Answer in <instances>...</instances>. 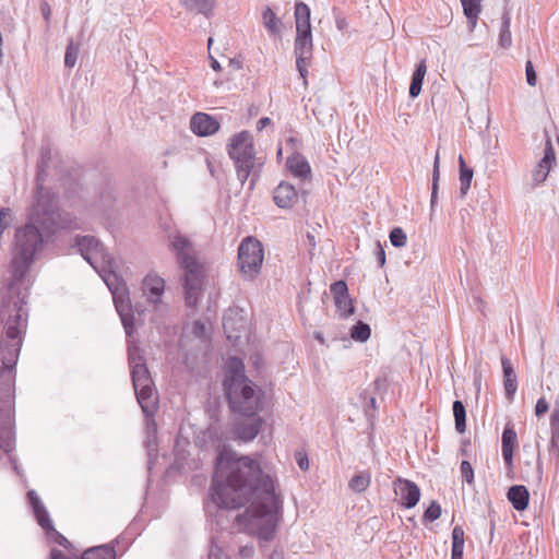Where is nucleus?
I'll return each mask as SVG.
<instances>
[{"instance_id": "nucleus-1", "label": "nucleus", "mask_w": 559, "mask_h": 559, "mask_svg": "<svg viewBox=\"0 0 559 559\" xmlns=\"http://www.w3.org/2000/svg\"><path fill=\"white\" fill-rule=\"evenodd\" d=\"M49 150L41 148L37 165L35 198L31 213V223L15 231L13 258L11 261L12 280L2 290L0 322L3 331L0 337V449L10 452L12 445V425L8 407L13 399L15 365L19 359L24 335L27 329L28 313L25 308L29 296L32 280L29 267L35 255L43 249L44 238L39 228L50 236L61 229H78V219L58 206V197L44 187Z\"/></svg>"}, {"instance_id": "nucleus-2", "label": "nucleus", "mask_w": 559, "mask_h": 559, "mask_svg": "<svg viewBox=\"0 0 559 559\" xmlns=\"http://www.w3.org/2000/svg\"><path fill=\"white\" fill-rule=\"evenodd\" d=\"M211 499L221 509H238L250 502L236 521L240 528L270 542L275 537L283 501L275 492L273 479L248 456L231 451L219 452L211 487Z\"/></svg>"}, {"instance_id": "nucleus-3", "label": "nucleus", "mask_w": 559, "mask_h": 559, "mask_svg": "<svg viewBox=\"0 0 559 559\" xmlns=\"http://www.w3.org/2000/svg\"><path fill=\"white\" fill-rule=\"evenodd\" d=\"M170 246L177 261L185 270L183 288L186 306L193 308L199 301L203 281V266L198 261L192 242L181 234L171 237Z\"/></svg>"}, {"instance_id": "nucleus-4", "label": "nucleus", "mask_w": 559, "mask_h": 559, "mask_svg": "<svg viewBox=\"0 0 559 559\" xmlns=\"http://www.w3.org/2000/svg\"><path fill=\"white\" fill-rule=\"evenodd\" d=\"M226 399L234 413L242 416L257 415L262 409L263 392L251 380H242L225 389Z\"/></svg>"}, {"instance_id": "nucleus-5", "label": "nucleus", "mask_w": 559, "mask_h": 559, "mask_svg": "<svg viewBox=\"0 0 559 559\" xmlns=\"http://www.w3.org/2000/svg\"><path fill=\"white\" fill-rule=\"evenodd\" d=\"M227 152L234 160L238 180L245 185L254 168L255 151L252 135L246 130L233 135Z\"/></svg>"}, {"instance_id": "nucleus-6", "label": "nucleus", "mask_w": 559, "mask_h": 559, "mask_svg": "<svg viewBox=\"0 0 559 559\" xmlns=\"http://www.w3.org/2000/svg\"><path fill=\"white\" fill-rule=\"evenodd\" d=\"M102 277L111 292L114 304L126 334L128 336L132 335L134 332V316L126 284L119 282L116 271L110 274H103Z\"/></svg>"}, {"instance_id": "nucleus-7", "label": "nucleus", "mask_w": 559, "mask_h": 559, "mask_svg": "<svg viewBox=\"0 0 559 559\" xmlns=\"http://www.w3.org/2000/svg\"><path fill=\"white\" fill-rule=\"evenodd\" d=\"M76 246L81 255L100 274L115 272V260L105 252L103 245L93 236L76 238Z\"/></svg>"}, {"instance_id": "nucleus-8", "label": "nucleus", "mask_w": 559, "mask_h": 559, "mask_svg": "<svg viewBox=\"0 0 559 559\" xmlns=\"http://www.w3.org/2000/svg\"><path fill=\"white\" fill-rule=\"evenodd\" d=\"M263 248L259 240L248 237L238 248V266L246 280H254L261 271Z\"/></svg>"}, {"instance_id": "nucleus-9", "label": "nucleus", "mask_w": 559, "mask_h": 559, "mask_svg": "<svg viewBox=\"0 0 559 559\" xmlns=\"http://www.w3.org/2000/svg\"><path fill=\"white\" fill-rule=\"evenodd\" d=\"M294 53L296 57V67L302 79L304 86L308 85V66L313 55V43L311 31H296L294 43Z\"/></svg>"}, {"instance_id": "nucleus-10", "label": "nucleus", "mask_w": 559, "mask_h": 559, "mask_svg": "<svg viewBox=\"0 0 559 559\" xmlns=\"http://www.w3.org/2000/svg\"><path fill=\"white\" fill-rule=\"evenodd\" d=\"M128 361L134 392L142 388L145 389L146 386L154 385L145 358L141 355L138 346L134 345L128 348Z\"/></svg>"}, {"instance_id": "nucleus-11", "label": "nucleus", "mask_w": 559, "mask_h": 559, "mask_svg": "<svg viewBox=\"0 0 559 559\" xmlns=\"http://www.w3.org/2000/svg\"><path fill=\"white\" fill-rule=\"evenodd\" d=\"M394 492L400 497L401 504L406 509L414 508L420 499L419 487L408 479L397 477L394 481Z\"/></svg>"}, {"instance_id": "nucleus-12", "label": "nucleus", "mask_w": 559, "mask_h": 559, "mask_svg": "<svg viewBox=\"0 0 559 559\" xmlns=\"http://www.w3.org/2000/svg\"><path fill=\"white\" fill-rule=\"evenodd\" d=\"M331 293L341 318H347L354 313V305L348 296L347 284L344 281H337L331 285Z\"/></svg>"}, {"instance_id": "nucleus-13", "label": "nucleus", "mask_w": 559, "mask_h": 559, "mask_svg": "<svg viewBox=\"0 0 559 559\" xmlns=\"http://www.w3.org/2000/svg\"><path fill=\"white\" fill-rule=\"evenodd\" d=\"M142 290L147 297V301L157 308V305L162 302L165 281L156 274H147L142 282Z\"/></svg>"}, {"instance_id": "nucleus-14", "label": "nucleus", "mask_w": 559, "mask_h": 559, "mask_svg": "<svg viewBox=\"0 0 559 559\" xmlns=\"http://www.w3.org/2000/svg\"><path fill=\"white\" fill-rule=\"evenodd\" d=\"M192 132L199 136H207L214 134L219 129V122L204 112H197L190 121Z\"/></svg>"}, {"instance_id": "nucleus-15", "label": "nucleus", "mask_w": 559, "mask_h": 559, "mask_svg": "<svg viewBox=\"0 0 559 559\" xmlns=\"http://www.w3.org/2000/svg\"><path fill=\"white\" fill-rule=\"evenodd\" d=\"M248 419L238 421L235 425V433L238 439L248 442L253 440L261 431L263 419L260 416H247Z\"/></svg>"}, {"instance_id": "nucleus-16", "label": "nucleus", "mask_w": 559, "mask_h": 559, "mask_svg": "<svg viewBox=\"0 0 559 559\" xmlns=\"http://www.w3.org/2000/svg\"><path fill=\"white\" fill-rule=\"evenodd\" d=\"M138 403L146 417L155 415L158 408V394L155 385L135 391Z\"/></svg>"}, {"instance_id": "nucleus-17", "label": "nucleus", "mask_w": 559, "mask_h": 559, "mask_svg": "<svg viewBox=\"0 0 559 559\" xmlns=\"http://www.w3.org/2000/svg\"><path fill=\"white\" fill-rule=\"evenodd\" d=\"M242 380H250L245 374L243 361L238 357H230L226 364V374L223 382L224 390L230 388L233 384H237Z\"/></svg>"}, {"instance_id": "nucleus-18", "label": "nucleus", "mask_w": 559, "mask_h": 559, "mask_svg": "<svg viewBox=\"0 0 559 559\" xmlns=\"http://www.w3.org/2000/svg\"><path fill=\"white\" fill-rule=\"evenodd\" d=\"M298 194L295 187L282 181L273 192L274 203L281 209H289L297 201Z\"/></svg>"}, {"instance_id": "nucleus-19", "label": "nucleus", "mask_w": 559, "mask_h": 559, "mask_svg": "<svg viewBox=\"0 0 559 559\" xmlns=\"http://www.w3.org/2000/svg\"><path fill=\"white\" fill-rule=\"evenodd\" d=\"M516 445H518L516 432H515L513 426L507 425L502 432L501 450H502L503 461L509 468L513 467V452H514V449Z\"/></svg>"}, {"instance_id": "nucleus-20", "label": "nucleus", "mask_w": 559, "mask_h": 559, "mask_svg": "<svg viewBox=\"0 0 559 559\" xmlns=\"http://www.w3.org/2000/svg\"><path fill=\"white\" fill-rule=\"evenodd\" d=\"M502 371H503V386L506 397L512 402L518 390V377L514 371L511 360L507 357L501 358Z\"/></svg>"}, {"instance_id": "nucleus-21", "label": "nucleus", "mask_w": 559, "mask_h": 559, "mask_svg": "<svg viewBox=\"0 0 559 559\" xmlns=\"http://www.w3.org/2000/svg\"><path fill=\"white\" fill-rule=\"evenodd\" d=\"M286 166L288 170L296 177L308 179L311 176V167L304 155L294 153L287 157Z\"/></svg>"}, {"instance_id": "nucleus-22", "label": "nucleus", "mask_w": 559, "mask_h": 559, "mask_svg": "<svg viewBox=\"0 0 559 559\" xmlns=\"http://www.w3.org/2000/svg\"><path fill=\"white\" fill-rule=\"evenodd\" d=\"M27 498L29 501V504L33 509L34 515L36 518V521L38 525L44 530L46 527H49L52 521L50 520L49 513L46 510L44 503L41 502L40 498L36 493L35 490H29L27 492Z\"/></svg>"}, {"instance_id": "nucleus-23", "label": "nucleus", "mask_w": 559, "mask_h": 559, "mask_svg": "<svg viewBox=\"0 0 559 559\" xmlns=\"http://www.w3.org/2000/svg\"><path fill=\"white\" fill-rule=\"evenodd\" d=\"M27 498L29 501V504L33 509L34 515L36 518V521L38 525L44 530L46 527H49L52 521L50 520L49 513L46 510L44 503L41 502L40 498L36 493L35 490H29L27 492Z\"/></svg>"}, {"instance_id": "nucleus-24", "label": "nucleus", "mask_w": 559, "mask_h": 559, "mask_svg": "<svg viewBox=\"0 0 559 559\" xmlns=\"http://www.w3.org/2000/svg\"><path fill=\"white\" fill-rule=\"evenodd\" d=\"M507 498L516 511H524L530 501V492L523 485H513L507 492Z\"/></svg>"}, {"instance_id": "nucleus-25", "label": "nucleus", "mask_w": 559, "mask_h": 559, "mask_svg": "<svg viewBox=\"0 0 559 559\" xmlns=\"http://www.w3.org/2000/svg\"><path fill=\"white\" fill-rule=\"evenodd\" d=\"M550 431L549 454L555 459L556 465L559 466V407H556L550 416Z\"/></svg>"}, {"instance_id": "nucleus-26", "label": "nucleus", "mask_w": 559, "mask_h": 559, "mask_svg": "<svg viewBox=\"0 0 559 559\" xmlns=\"http://www.w3.org/2000/svg\"><path fill=\"white\" fill-rule=\"evenodd\" d=\"M181 5L187 10L197 14L210 17L214 10V0H181Z\"/></svg>"}, {"instance_id": "nucleus-27", "label": "nucleus", "mask_w": 559, "mask_h": 559, "mask_svg": "<svg viewBox=\"0 0 559 559\" xmlns=\"http://www.w3.org/2000/svg\"><path fill=\"white\" fill-rule=\"evenodd\" d=\"M296 31H311L310 8L302 1L295 4Z\"/></svg>"}, {"instance_id": "nucleus-28", "label": "nucleus", "mask_w": 559, "mask_h": 559, "mask_svg": "<svg viewBox=\"0 0 559 559\" xmlns=\"http://www.w3.org/2000/svg\"><path fill=\"white\" fill-rule=\"evenodd\" d=\"M426 71H427L426 62H425V60H421L417 64L415 71L412 75V81H411V85H409V96L412 98H416L420 94Z\"/></svg>"}, {"instance_id": "nucleus-29", "label": "nucleus", "mask_w": 559, "mask_h": 559, "mask_svg": "<svg viewBox=\"0 0 559 559\" xmlns=\"http://www.w3.org/2000/svg\"><path fill=\"white\" fill-rule=\"evenodd\" d=\"M262 23L269 34H280L282 22L270 7H265V9L262 11Z\"/></svg>"}, {"instance_id": "nucleus-30", "label": "nucleus", "mask_w": 559, "mask_h": 559, "mask_svg": "<svg viewBox=\"0 0 559 559\" xmlns=\"http://www.w3.org/2000/svg\"><path fill=\"white\" fill-rule=\"evenodd\" d=\"M459 166H460V193L461 197H465L471 188V182L473 179L474 171L472 168L467 167L465 159L462 155L459 156Z\"/></svg>"}, {"instance_id": "nucleus-31", "label": "nucleus", "mask_w": 559, "mask_h": 559, "mask_svg": "<svg viewBox=\"0 0 559 559\" xmlns=\"http://www.w3.org/2000/svg\"><path fill=\"white\" fill-rule=\"evenodd\" d=\"M510 25H511V16H510L509 11L506 10L502 14V23H501V28H500V34H499V44L503 48H509L512 44Z\"/></svg>"}, {"instance_id": "nucleus-32", "label": "nucleus", "mask_w": 559, "mask_h": 559, "mask_svg": "<svg viewBox=\"0 0 559 559\" xmlns=\"http://www.w3.org/2000/svg\"><path fill=\"white\" fill-rule=\"evenodd\" d=\"M439 165H440V158L439 153L437 152L433 160V169H432V185H431V198H430V210L431 213L435 211V207L437 205L438 200V189H439Z\"/></svg>"}, {"instance_id": "nucleus-33", "label": "nucleus", "mask_w": 559, "mask_h": 559, "mask_svg": "<svg viewBox=\"0 0 559 559\" xmlns=\"http://www.w3.org/2000/svg\"><path fill=\"white\" fill-rule=\"evenodd\" d=\"M453 415L455 420V429L463 433L466 429V411L464 404L460 400L453 402Z\"/></svg>"}, {"instance_id": "nucleus-34", "label": "nucleus", "mask_w": 559, "mask_h": 559, "mask_svg": "<svg viewBox=\"0 0 559 559\" xmlns=\"http://www.w3.org/2000/svg\"><path fill=\"white\" fill-rule=\"evenodd\" d=\"M370 481V474L368 472H362L350 478L348 487L350 490L360 493L369 487Z\"/></svg>"}, {"instance_id": "nucleus-35", "label": "nucleus", "mask_w": 559, "mask_h": 559, "mask_svg": "<svg viewBox=\"0 0 559 559\" xmlns=\"http://www.w3.org/2000/svg\"><path fill=\"white\" fill-rule=\"evenodd\" d=\"M461 2L463 5L464 14L472 23V25L475 26L481 9L480 0H461Z\"/></svg>"}, {"instance_id": "nucleus-36", "label": "nucleus", "mask_w": 559, "mask_h": 559, "mask_svg": "<svg viewBox=\"0 0 559 559\" xmlns=\"http://www.w3.org/2000/svg\"><path fill=\"white\" fill-rule=\"evenodd\" d=\"M371 335V329L369 324L358 321L353 328L350 329V336L354 341L364 343L369 340Z\"/></svg>"}, {"instance_id": "nucleus-37", "label": "nucleus", "mask_w": 559, "mask_h": 559, "mask_svg": "<svg viewBox=\"0 0 559 559\" xmlns=\"http://www.w3.org/2000/svg\"><path fill=\"white\" fill-rule=\"evenodd\" d=\"M47 537L58 544L59 546L63 547L64 549L71 551L73 548L72 544L61 534L59 533L51 523L49 527L44 528ZM72 555V552H70Z\"/></svg>"}, {"instance_id": "nucleus-38", "label": "nucleus", "mask_w": 559, "mask_h": 559, "mask_svg": "<svg viewBox=\"0 0 559 559\" xmlns=\"http://www.w3.org/2000/svg\"><path fill=\"white\" fill-rule=\"evenodd\" d=\"M550 163L544 164V160L540 159L535 169L532 171V179L535 186L544 182L547 179V176L551 168Z\"/></svg>"}, {"instance_id": "nucleus-39", "label": "nucleus", "mask_w": 559, "mask_h": 559, "mask_svg": "<svg viewBox=\"0 0 559 559\" xmlns=\"http://www.w3.org/2000/svg\"><path fill=\"white\" fill-rule=\"evenodd\" d=\"M389 237L393 247L402 248L406 245L407 236L401 227L393 228Z\"/></svg>"}, {"instance_id": "nucleus-40", "label": "nucleus", "mask_w": 559, "mask_h": 559, "mask_svg": "<svg viewBox=\"0 0 559 559\" xmlns=\"http://www.w3.org/2000/svg\"><path fill=\"white\" fill-rule=\"evenodd\" d=\"M441 515V506L437 501H432L431 504L426 509L423 515V521L431 523L438 520Z\"/></svg>"}, {"instance_id": "nucleus-41", "label": "nucleus", "mask_w": 559, "mask_h": 559, "mask_svg": "<svg viewBox=\"0 0 559 559\" xmlns=\"http://www.w3.org/2000/svg\"><path fill=\"white\" fill-rule=\"evenodd\" d=\"M78 52H79L78 47H75L73 45V43L71 41L66 49L64 66L67 68H73L75 66L76 59H78Z\"/></svg>"}, {"instance_id": "nucleus-42", "label": "nucleus", "mask_w": 559, "mask_h": 559, "mask_svg": "<svg viewBox=\"0 0 559 559\" xmlns=\"http://www.w3.org/2000/svg\"><path fill=\"white\" fill-rule=\"evenodd\" d=\"M452 548H464V530L459 525L452 530Z\"/></svg>"}, {"instance_id": "nucleus-43", "label": "nucleus", "mask_w": 559, "mask_h": 559, "mask_svg": "<svg viewBox=\"0 0 559 559\" xmlns=\"http://www.w3.org/2000/svg\"><path fill=\"white\" fill-rule=\"evenodd\" d=\"M461 474L463 479L472 485L474 483V469L468 461H462L461 463Z\"/></svg>"}, {"instance_id": "nucleus-44", "label": "nucleus", "mask_w": 559, "mask_h": 559, "mask_svg": "<svg viewBox=\"0 0 559 559\" xmlns=\"http://www.w3.org/2000/svg\"><path fill=\"white\" fill-rule=\"evenodd\" d=\"M525 73L527 84L530 86H535L537 82V75L531 60H527L525 63Z\"/></svg>"}, {"instance_id": "nucleus-45", "label": "nucleus", "mask_w": 559, "mask_h": 559, "mask_svg": "<svg viewBox=\"0 0 559 559\" xmlns=\"http://www.w3.org/2000/svg\"><path fill=\"white\" fill-rule=\"evenodd\" d=\"M544 160V164L550 163L552 164L556 160L555 156V150L551 144V140L547 138L545 151H544V157L542 158Z\"/></svg>"}, {"instance_id": "nucleus-46", "label": "nucleus", "mask_w": 559, "mask_h": 559, "mask_svg": "<svg viewBox=\"0 0 559 559\" xmlns=\"http://www.w3.org/2000/svg\"><path fill=\"white\" fill-rule=\"evenodd\" d=\"M549 405L547 401L544 397H540L537 400L536 406H535V414L536 416H542L545 413L548 412Z\"/></svg>"}, {"instance_id": "nucleus-47", "label": "nucleus", "mask_w": 559, "mask_h": 559, "mask_svg": "<svg viewBox=\"0 0 559 559\" xmlns=\"http://www.w3.org/2000/svg\"><path fill=\"white\" fill-rule=\"evenodd\" d=\"M374 254L379 266L382 267L385 264V251L380 242H377L376 245Z\"/></svg>"}, {"instance_id": "nucleus-48", "label": "nucleus", "mask_w": 559, "mask_h": 559, "mask_svg": "<svg viewBox=\"0 0 559 559\" xmlns=\"http://www.w3.org/2000/svg\"><path fill=\"white\" fill-rule=\"evenodd\" d=\"M296 461L300 469L307 471L309 468V461L305 453L298 452L296 454Z\"/></svg>"}, {"instance_id": "nucleus-49", "label": "nucleus", "mask_w": 559, "mask_h": 559, "mask_svg": "<svg viewBox=\"0 0 559 559\" xmlns=\"http://www.w3.org/2000/svg\"><path fill=\"white\" fill-rule=\"evenodd\" d=\"M40 12H41L43 17L45 19L46 23L49 24L50 17H51V8L47 1H43L40 3Z\"/></svg>"}, {"instance_id": "nucleus-50", "label": "nucleus", "mask_w": 559, "mask_h": 559, "mask_svg": "<svg viewBox=\"0 0 559 559\" xmlns=\"http://www.w3.org/2000/svg\"><path fill=\"white\" fill-rule=\"evenodd\" d=\"M49 559H71V558L66 556L61 550H59L57 548H52L50 550Z\"/></svg>"}, {"instance_id": "nucleus-51", "label": "nucleus", "mask_w": 559, "mask_h": 559, "mask_svg": "<svg viewBox=\"0 0 559 559\" xmlns=\"http://www.w3.org/2000/svg\"><path fill=\"white\" fill-rule=\"evenodd\" d=\"M270 123H271V119L269 117H262L257 122V129L259 131H261L262 129H264Z\"/></svg>"}, {"instance_id": "nucleus-52", "label": "nucleus", "mask_w": 559, "mask_h": 559, "mask_svg": "<svg viewBox=\"0 0 559 559\" xmlns=\"http://www.w3.org/2000/svg\"><path fill=\"white\" fill-rule=\"evenodd\" d=\"M335 24H336L337 29H340V31H344L347 26L346 19L343 16H336Z\"/></svg>"}, {"instance_id": "nucleus-53", "label": "nucleus", "mask_w": 559, "mask_h": 559, "mask_svg": "<svg viewBox=\"0 0 559 559\" xmlns=\"http://www.w3.org/2000/svg\"><path fill=\"white\" fill-rule=\"evenodd\" d=\"M239 552H240L241 557H246V558L251 557L252 554H253V547L252 546H245V547L240 548Z\"/></svg>"}, {"instance_id": "nucleus-54", "label": "nucleus", "mask_w": 559, "mask_h": 559, "mask_svg": "<svg viewBox=\"0 0 559 559\" xmlns=\"http://www.w3.org/2000/svg\"><path fill=\"white\" fill-rule=\"evenodd\" d=\"M229 66L235 70H240L242 68V61L239 58L229 59Z\"/></svg>"}, {"instance_id": "nucleus-55", "label": "nucleus", "mask_w": 559, "mask_h": 559, "mask_svg": "<svg viewBox=\"0 0 559 559\" xmlns=\"http://www.w3.org/2000/svg\"><path fill=\"white\" fill-rule=\"evenodd\" d=\"M463 549L464 548H452L451 559H463Z\"/></svg>"}, {"instance_id": "nucleus-56", "label": "nucleus", "mask_w": 559, "mask_h": 559, "mask_svg": "<svg viewBox=\"0 0 559 559\" xmlns=\"http://www.w3.org/2000/svg\"><path fill=\"white\" fill-rule=\"evenodd\" d=\"M307 240H308V245H309V247H310L311 249H314V248H316V245H317L314 236H313L312 234L308 233V234H307Z\"/></svg>"}, {"instance_id": "nucleus-57", "label": "nucleus", "mask_w": 559, "mask_h": 559, "mask_svg": "<svg viewBox=\"0 0 559 559\" xmlns=\"http://www.w3.org/2000/svg\"><path fill=\"white\" fill-rule=\"evenodd\" d=\"M211 68L214 71H221L222 70L221 63L215 58H213V57H211Z\"/></svg>"}, {"instance_id": "nucleus-58", "label": "nucleus", "mask_w": 559, "mask_h": 559, "mask_svg": "<svg viewBox=\"0 0 559 559\" xmlns=\"http://www.w3.org/2000/svg\"><path fill=\"white\" fill-rule=\"evenodd\" d=\"M269 559H283V556L277 551H273Z\"/></svg>"}, {"instance_id": "nucleus-59", "label": "nucleus", "mask_w": 559, "mask_h": 559, "mask_svg": "<svg viewBox=\"0 0 559 559\" xmlns=\"http://www.w3.org/2000/svg\"><path fill=\"white\" fill-rule=\"evenodd\" d=\"M257 177H258V175L254 173V174H253V177H252V179H251V181H250V189H252V188H253V186H254V183H255V180H257Z\"/></svg>"}, {"instance_id": "nucleus-60", "label": "nucleus", "mask_w": 559, "mask_h": 559, "mask_svg": "<svg viewBox=\"0 0 559 559\" xmlns=\"http://www.w3.org/2000/svg\"><path fill=\"white\" fill-rule=\"evenodd\" d=\"M210 558H218L217 555H215V551L212 549L211 552H210Z\"/></svg>"}, {"instance_id": "nucleus-61", "label": "nucleus", "mask_w": 559, "mask_h": 559, "mask_svg": "<svg viewBox=\"0 0 559 559\" xmlns=\"http://www.w3.org/2000/svg\"><path fill=\"white\" fill-rule=\"evenodd\" d=\"M370 404L373 408H376V399L374 397H371L370 399Z\"/></svg>"}]
</instances>
